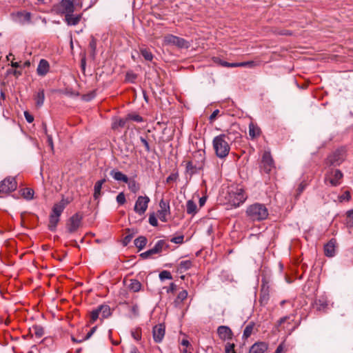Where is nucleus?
Wrapping results in <instances>:
<instances>
[{
    "mask_svg": "<svg viewBox=\"0 0 353 353\" xmlns=\"http://www.w3.org/2000/svg\"><path fill=\"white\" fill-rule=\"evenodd\" d=\"M232 143V137H230L229 134H219L215 137L212 145L216 155L220 159L226 157L230 152Z\"/></svg>",
    "mask_w": 353,
    "mask_h": 353,
    "instance_id": "obj_1",
    "label": "nucleus"
},
{
    "mask_svg": "<svg viewBox=\"0 0 353 353\" xmlns=\"http://www.w3.org/2000/svg\"><path fill=\"white\" fill-rule=\"evenodd\" d=\"M247 216L252 221H261L268 216V210L262 203H255L249 205L245 211Z\"/></svg>",
    "mask_w": 353,
    "mask_h": 353,
    "instance_id": "obj_2",
    "label": "nucleus"
},
{
    "mask_svg": "<svg viewBox=\"0 0 353 353\" xmlns=\"http://www.w3.org/2000/svg\"><path fill=\"white\" fill-rule=\"evenodd\" d=\"M247 198L248 196L241 187L232 188L228 192V203L234 208L239 207Z\"/></svg>",
    "mask_w": 353,
    "mask_h": 353,
    "instance_id": "obj_3",
    "label": "nucleus"
},
{
    "mask_svg": "<svg viewBox=\"0 0 353 353\" xmlns=\"http://www.w3.org/2000/svg\"><path fill=\"white\" fill-rule=\"evenodd\" d=\"M345 158V150L344 148H339L327 156L325 159L326 165H339Z\"/></svg>",
    "mask_w": 353,
    "mask_h": 353,
    "instance_id": "obj_4",
    "label": "nucleus"
},
{
    "mask_svg": "<svg viewBox=\"0 0 353 353\" xmlns=\"http://www.w3.org/2000/svg\"><path fill=\"white\" fill-rule=\"evenodd\" d=\"M260 168L266 174H271L275 170L274 162L270 152L265 151L263 154Z\"/></svg>",
    "mask_w": 353,
    "mask_h": 353,
    "instance_id": "obj_5",
    "label": "nucleus"
},
{
    "mask_svg": "<svg viewBox=\"0 0 353 353\" xmlns=\"http://www.w3.org/2000/svg\"><path fill=\"white\" fill-rule=\"evenodd\" d=\"M163 42L166 45H173L179 48H188L190 46L188 41L173 34H168L165 36L163 38Z\"/></svg>",
    "mask_w": 353,
    "mask_h": 353,
    "instance_id": "obj_6",
    "label": "nucleus"
},
{
    "mask_svg": "<svg viewBox=\"0 0 353 353\" xmlns=\"http://www.w3.org/2000/svg\"><path fill=\"white\" fill-rule=\"evenodd\" d=\"M17 188L15 178L8 176L0 183V193L8 194L14 191Z\"/></svg>",
    "mask_w": 353,
    "mask_h": 353,
    "instance_id": "obj_7",
    "label": "nucleus"
},
{
    "mask_svg": "<svg viewBox=\"0 0 353 353\" xmlns=\"http://www.w3.org/2000/svg\"><path fill=\"white\" fill-rule=\"evenodd\" d=\"M82 216L79 213H75L66 223L67 231L72 234L77 231L81 224Z\"/></svg>",
    "mask_w": 353,
    "mask_h": 353,
    "instance_id": "obj_8",
    "label": "nucleus"
},
{
    "mask_svg": "<svg viewBox=\"0 0 353 353\" xmlns=\"http://www.w3.org/2000/svg\"><path fill=\"white\" fill-rule=\"evenodd\" d=\"M343 173L339 170H332L325 176V182L329 183L332 186H337L341 183Z\"/></svg>",
    "mask_w": 353,
    "mask_h": 353,
    "instance_id": "obj_9",
    "label": "nucleus"
},
{
    "mask_svg": "<svg viewBox=\"0 0 353 353\" xmlns=\"http://www.w3.org/2000/svg\"><path fill=\"white\" fill-rule=\"evenodd\" d=\"M197 156L200 159V162L198 165L194 164L192 161H188L186 163V172L190 175L194 174L196 169H200L203 166L204 161V152L202 151H197L194 154V157H196Z\"/></svg>",
    "mask_w": 353,
    "mask_h": 353,
    "instance_id": "obj_10",
    "label": "nucleus"
},
{
    "mask_svg": "<svg viewBox=\"0 0 353 353\" xmlns=\"http://www.w3.org/2000/svg\"><path fill=\"white\" fill-rule=\"evenodd\" d=\"M150 201V198L148 196H138L134 207V212L139 215H143L148 209Z\"/></svg>",
    "mask_w": 353,
    "mask_h": 353,
    "instance_id": "obj_11",
    "label": "nucleus"
},
{
    "mask_svg": "<svg viewBox=\"0 0 353 353\" xmlns=\"http://www.w3.org/2000/svg\"><path fill=\"white\" fill-rule=\"evenodd\" d=\"M165 334V326L163 323H159L153 327L152 336L155 343L162 342Z\"/></svg>",
    "mask_w": 353,
    "mask_h": 353,
    "instance_id": "obj_12",
    "label": "nucleus"
},
{
    "mask_svg": "<svg viewBox=\"0 0 353 353\" xmlns=\"http://www.w3.org/2000/svg\"><path fill=\"white\" fill-rule=\"evenodd\" d=\"M160 210L157 212L159 219L163 222L167 221V216L170 213L169 202L161 199L159 202Z\"/></svg>",
    "mask_w": 353,
    "mask_h": 353,
    "instance_id": "obj_13",
    "label": "nucleus"
},
{
    "mask_svg": "<svg viewBox=\"0 0 353 353\" xmlns=\"http://www.w3.org/2000/svg\"><path fill=\"white\" fill-rule=\"evenodd\" d=\"M70 203V200L69 199L63 198L60 202L55 203L53 205L50 214L60 216L66 205H68Z\"/></svg>",
    "mask_w": 353,
    "mask_h": 353,
    "instance_id": "obj_14",
    "label": "nucleus"
},
{
    "mask_svg": "<svg viewBox=\"0 0 353 353\" xmlns=\"http://www.w3.org/2000/svg\"><path fill=\"white\" fill-rule=\"evenodd\" d=\"M270 299V288L269 286L263 283L261 285L259 301L261 305L265 306L268 304Z\"/></svg>",
    "mask_w": 353,
    "mask_h": 353,
    "instance_id": "obj_15",
    "label": "nucleus"
},
{
    "mask_svg": "<svg viewBox=\"0 0 353 353\" xmlns=\"http://www.w3.org/2000/svg\"><path fill=\"white\" fill-rule=\"evenodd\" d=\"M217 334L221 340H230L233 337L232 330L225 325H221L217 329Z\"/></svg>",
    "mask_w": 353,
    "mask_h": 353,
    "instance_id": "obj_16",
    "label": "nucleus"
},
{
    "mask_svg": "<svg viewBox=\"0 0 353 353\" xmlns=\"http://www.w3.org/2000/svg\"><path fill=\"white\" fill-rule=\"evenodd\" d=\"M74 0H61L60 2L61 13L64 15L73 13L74 11Z\"/></svg>",
    "mask_w": 353,
    "mask_h": 353,
    "instance_id": "obj_17",
    "label": "nucleus"
},
{
    "mask_svg": "<svg viewBox=\"0 0 353 353\" xmlns=\"http://www.w3.org/2000/svg\"><path fill=\"white\" fill-rule=\"evenodd\" d=\"M336 245V240L335 239H330L325 245H324V254L327 257H332L335 255Z\"/></svg>",
    "mask_w": 353,
    "mask_h": 353,
    "instance_id": "obj_18",
    "label": "nucleus"
},
{
    "mask_svg": "<svg viewBox=\"0 0 353 353\" xmlns=\"http://www.w3.org/2000/svg\"><path fill=\"white\" fill-rule=\"evenodd\" d=\"M268 343L265 342H256L251 346L250 353H265L268 350Z\"/></svg>",
    "mask_w": 353,
    "mask_h": 353,
    "instance_id": "obj_19",
    "label": "nucleus"
},
{
    "mask_svg": "<svg viewBox=\"0 0 353 353\" xmlns=\"http://www.w3.org/2000/svg\"><path fill=\"white\" fill-rule=\"evenodd\" d=\"M82 18V14H73V13H70L65 15V21L68 26H76L77 25Z\"/></svg>",
    "mask_w": 353,
    "mask_h": 353,
    "instance_id": "obj_20",
    "label": "nucleus"
},
{
    "mask_svg": "<svg viewBox=\"0 0 353 353\" xmlns=\"http://www.w3.org/2000/svg\"><path fill=\"white\" fill-rule=\"evenodd\" d=\"M49 69L48 61L46 59H41L37 69V74L40 76H45L48 72Z\"/></svg>",
    "mask_w": 353,
    "mask_h": 353,
    "instance_id": "obj_21",
    "label": "nucleus"
},
{
    "mask_svg": "<svg viewBox=\"0 0 353 353\" xmlns=\"http://www.w3.org/2000/svg\"><path fill=\"white\" fill-rule=\"evenodd\" d=\"M169 248V245L164 240L158 241L154 246L151 248L152 254H159L163 250H167Z\"/></svg>",
    "mask_w": 353,
    "mask_h": 353,
    "instance_id": "obj_22",
    "label": "nucleus"
},
{
    "mask_svg": "<svg viewBox=\"0 0 353 353\" xmlns=\"http://www.w3.org/2000/svg\"><path fill=\"white\" fill-rule=\"evenodd\" d=\"M106 182V179H101V180H99L98 181H97L94 184V194H93V197L95 200H97L100 198L101 195V188H102V185Z\"/></svg>",
    "mask_w": 353,
    "mask_h": 353,
    "instance_id": "obj_23",
    "label": "nucleus"
},
{
    "mask_svg": "<svg viewBox=\"0 0 353 353\" xmlns=\"http://www.w3.org/2000/svg\"><path fill=\"white\" fill-rule=\"evenodd\" d=\"M313 307L318 311H325L327 307V301L323 297L316 299L313 303Z\"/></svg>",
    "mask_w": 353,
    "mask_h": 353,
    "instance_id": "obj_24",
    "label": "nucleus"
},
{
    "mask_svg": "<svg viewBox=\"0 0 353 353\" xmlns=\"http://www.w3.org/2000/svg\"><path fill=\"white\" fill-rule=\"evenodd\" d=\"M261 128L252 122L249 124V135L252 139H254L261 135Z\"/></svg>",
    "mask_w": 353,
    "mask_h": 353,
    "instance_id": "obj_25",
    "label": "nucleus"
},
{
    "mask_svg": "<svg viewBox=\"0 0 353 353\" xmlns=\"http://www.w3.org/2000/svg\"><path fill=\"white\" fill-rule=\"evenodd\" d=\"M110 175L116 181H123L124 183L128 182V177L125 174L122 173L121 171L112 170L110 172Z\"/></svg>",
    "mask_w": 353,
    "mask_h": 353,
    "instance_id": "obj_26",
    "label": "nucleus"
},
{
    "mask_svg": "<svg viewBox=\"0 0 353 353\" xmlns=\"http://www.w3.org/2000/svg\"><path fill=\"white\" fill-rule=\"evenodd\" d=\"M102 319L108 318L112 315L111 308L108 305L101 304L97 307Z\"/></svg>",
    "mask_w": 353,
    "mask_h": 353,
    "instance_id": "obj_27",
    "label": "nucleus"
},
{
    "mask_svg": "<svg viewBox=\"0 0 353 353\" xmlns=\"http://www.w3.org/2000/svg\"><path fill=\"white\" fill-rule=\"evenodd\" d=\"M30 334L34 335L37 339H40L44 335V329L42 326L35 325L29 329Z\"/></svg>",
    "mask_w": 353,
    "mask_h": 353,
    "instance_id": "obj_28",
    "label": "nucleus"
},
{
    "mask_svg": "<svg viewBox=\"0 0 353 353\" xmlns=\"http://www.w3.org/2000/svg\"><path fill=\"white\" fill-rule=\"evenodd\" d=\"M17 19L21 24L28 23L31 20V14L27 12H19L17 13Z\"/></svg>",
    "mask_w": 353,
    "mask_h": 353,
    "instance_id": "obj_29",
    "label": "nucleus"
},
{
    "mask_svg": "<svg viewBox=\"0 0 353 353\" xmlns=\"http://www.w3.org/2000/svg\"><path fill=\"white\" fill-rule=\"evenodd\" d=\"M188 297V292L185 290L181 291L175 300L174 301V305L175 307H180L183 303V301L185 300Z\"/></svg>",
    "mask_w": 353,
    "mask_h": 353,
    "instance_id": "obj_30",
    "label": "nucleus"
},
{
    "mask_svg": "<svg viewBox=\"0 0 353 353\" xmlns=\"http://www.w3.org/2000/svg\"><path fill=\"white\" fill-rule=\"evenodd\" d=\"M34 99L35 100L36 105L38 108L42 106L45 99L44 90L43 89H40L34 96Z\"/></svg>",
    "mask_w": 353,
    "mask_h": 353,
    "instance_id": "obj_31",
    "label": "nucleus"
},
{
    "mask_svg": "<svg viewBox=\"0 0 353 353\" xmlns=\"http://www.w3.org/2000/svg\"><path fill=\"white\" fill-rule=\"evenodd\" d=\"M59 217L58 216L50 214L49 217L48 228L50 231H55L57 224L59 221Z\"/></svg>",
    "mask_w": 353,
    "mask_h": 353,
    "instance_id": "obj_32",
    "label": "nucleus"
},
{
    "mask_svg": "<svg viewBox=\"0 0 353 353\" xmlns=\"http://www.w3.org/2000/svg\"><path fill=\"white\" fill-rule=\"evenodd\" d=\"M192 266V262L190 260L182 261L180 262L178 266V272L180 273L184 272L185 271L190 269Z\"/></svg>",
    "mask_w": 353,
    "mask_h": 353,
    "instance_id": "obj_33",
    "label": "nucleus"
},
{
    "mask_svg": "<svg viewBox=\"0 0 353 353\" xmlns=\"http://www.w3.org/2000/svg\"><path fill=\"white\" fill-rule=\"evenodd\" d=\"M148 242L147 238L144 236H140L134 240V245L139 250H143Z\"/></svg>",
    "mask_w": 353,
    "mask_h": 353,
    "instance_id": "obj_34",
    "label": "nucleus"
},
{
    "mask_svg": "<svg viewBox=\"0 0 353 353\" xmlns=\"http://www.w3.org/2000/svg\"><path fill=\"white\" fill-rule=\"evenodd\" d=\"M186 212L188 214L194 215L197 212V207L194 201L188 200L186 203Z\"/></svg>",
    "mask_w": 353,
    "mask_h": 353,
    "instance_id": "obj_35",
    "label": "nucleus"
},
{
    "mask_svg": "<svg viewBox=\"0 0 353 353\" xmlns=\"http://www.w3.org/2000/svg\"><path fill=\"white\" fill-rule=\"evenodd\" d=\"M128 288L130 290L137 292L141 288V283L137 279H130Z\"/></svg>",
    "mask_w": 353,
    "mask_h": 353,
    "instance_id": "obj_36",
    "label": "nucleus"
},
{
    "mask_svg": "<svg viewBox=\"0 0 353 353\" xmlns=\"http://www.w3.org/2000/svg\"><path fill=\"white\" fill-rule=\"evenodd\" d=\"M254 327V323L252 322H250L248 325H247L243 331V338L245 339L249 338L252 334Z\"/></svg>",
    "mask_w": 353,
    "mask_h": 353,
    "instance_id": "obj_37",
    "label": "nucleus"
},
{
    "mask_svg": "<svg viewBox=\"0 0 353 353\" xmlns=\"http://www.w3.org/2000/svg\"><path fill=\"white\" fill-rule=\"evenodd\" d=\"M127 183L128 185L129 190L133 193H137L140 189L139 184L134 179H128V182Z\"/></svg>",
    "mask_w": 353,
    "mask_h": 353,
    "instance_id": "obj_38",
    "label": "nucleus"
},
{
    "mask_svg": "<svg viewBox=\"0 0 353 353\" xmlns=\"http://www.w3.org/2000/svg\"><path fill=\"white\" fill-rule=\"evenodd\" d=\"M140 52L146 61H151L153 59V54L149 49L141 48Z\"/></svg>",
    "mask_w": 353,
    "mask_h": 353,
    "instance_id": "obj_39",
    "label": "nucleus"
},
{
    "mask_svg": "<svg viewBox=\"0 0 353 353\" xmlns=\"http://www.w3.org/2000/svg\"><path fill=\"white\" fill-rule=\"evenodd\" d=\"M21 194L24 199L27 200H31L34 196V190L28 188H23L21 190Z\"/></svg>",
    "mask_w": 353,
    "mask_h": 353,
    "instance_id": "obj_40",
    "label": "nucleus"
},
{
    "mask_svg": "<svg viewBox=\"0 0 353 353\" xmlns=\"http://www.w3.org/2000/svg\"><path fill=\"white\" fill-rule=\"evenodd\" d=\"M346 224L349 228H353V209L346 212Z\"/></svg>",
    "mask_w": 353,
    "mask_h": 353,
    "instance_id": "obj_41",
    "label": "nucleus"
},
{
    "mask_svg": "<svg viewBox=\"0 0 353 353\" xmlns=\"http://www.w3.org/2000/svg\"><path fill=\"white\" fill-rule=\"evenodd\" d=\"M100 312L98 310V308L92 310L90 313V322L91 323H94L99 318Z\"/></svg>",
    "mask_w": 353,
    "mask_h": 353,
    "instance_id": "obj_42",
    "label": "nucleus"
},
{
    "mask_svg": "<svg viewBox=\"0 0 353 353\" xmlns=\"http://www.w3.org/2000/svg\"><path fill=\"white\" fill-rule=\"evenodd\" d=\"M126 117L128 121L132 120L138 123H141L143 121L142 117L136 113L128 114Z\"/></svg>",
    "mask_w": 353,
    "mask_h": 353,
    "instance_id": "obj_43",
    "label": "nucleus"
},
{
    "mask_svg": "<svg viewBox=\"0 0 353 353\" xmlns=\"http://www.w3.org/2000/svg\"><path fill=\"white\" fill-rule=\"evenodd\" d=\"M127 121H128L127 117L125 118H123V119H120L119 121H115L112 124V128L113 129H116L118 127L123 128V127H125V123H127Z\"/></svg>",
    "mask_w": 353,
    "mask_h": 353,
    "instance_id": "obj_44",
    "label": "nucleus"
},
{
    "mask_svg": "<svg viewBox=\"0 0 353 353\" xmlns=\"http://www.w3.org/2000/svg\"><path fill=\"white\" fill-rule=\"evenodd\" d=\"M159 276V279L162 281L165 280V279H172L171 273L167 270H163V271L161 272Z\"/></svg>",
    "mask_w": 353,
    "mask_h": 353,
    "instance_id": "obj_45",
    "label": "nucleus"
},
{
    "mask_svg": "<svg viewBox=\"0 0 353 353\" xmlns=\"http://www.w3.org/2000/svg\"><path fill=\"white\" fill-rule=\"evenodd\" d=\"M223 134H229L230 137H232V142L241 137V134L239 132L232 131L230 130H228L226 133H224Z\"/></svg>",
    "mask_w": 353,
    "mask_h": 353,
    "instance_id": "obj_46",
    "label": "nucleus"
},
{
    "mask_svg": "<svg viewBox=\"0 0 353 353\" xmlns=\"http://www.w3.org/2000/svg\"><path fill=\"white\" fill-rule=\"evenodd\" d=\"M274 33L275 34L278 35H284V36H291L292 34V32L288 30H280V29H276L274 31Z\"/></svg>",
    "mask_w": 353,
    "mask_h": 353,
    "instance_id": "obj_47",
    "label": "nucleus"
},
{
    "mask_svg": "<svg viewBox=\"0 0 353 353\" xmlns=\"http://www.w3.org/2000/svg\"><path fill=\"white\" fill-rule=\"evenodd\" d=\"M218 63L221 65L224 66V67H228V68H236V67H238V63H228L227 61H222L221 59L219 60Z\"/></svg>",
    "mask_w": 353,
    "mask_h": 353,
    "instance_id": "obj_48",
    "label": "nucleus"
},
{
    "mask_svg": "<svg viewBox=\"0 0 353 353\" xmlns=\"http://www.w3.org/2000/svg\"><path fill=\"white\" fill-rule=\"evenodd\" d=\"M256 65H257V63L256 62L253 61L238 63V67L248 66V67L252 68V67H254Z\"/></svg>",
    "mask_w": 353,
    "mask_h": 353,
    "instance_id": "obj_49",
    "label": "nucleus"
},
{
    "mask_svg": "<svg viewBox=\"0 0 353 353\" xmlns=\"http://www.w3.org/2000/svg\"><path fill=\"white\" fill-rule=\"evenodd\" d=\"M132 336L136 341H140L141 339V331L140 329H137L135 330L132 331L131 332Z\"/></svg>",
    "mask_w": 353,
    "mask_h": 353,
    "instance_id": "obj_50",
    "label": "nucleus"
},
{
    "mask_svg": "<svg viewBox=\"0 0 353 353\" xmlns=\"http://www.w3.org/2000/svg\"><path fill=\"white\" fill-rule=\"evenodd\" d=\"M116 199L119 205H123L126 202L125 196L123 192H120L117 196Z\"/></svg>",
    "mask_w": 353,
    "mask_h": 353,
    "instance_id": "obj_51",
    "label": "nucleus"
},
{
    "mask_svg": "<svg viewBox=\"0 0 353 353\" xmlns=\"http://www.w3.org/2000/svg\"><path fill=\"white\" fill-rule=\"evenodd\" d=\"M148 221L151 225L154 226V227L158 225V221H157V219L154 213L150 214Z\"/></svg>",
    "mask_w": 353,
    "mask_h": 353,
    "instance_id": "obj_52",
    "label": "nucleus"
},
{
    "mask_svg": "<svg viewBox=\"0 0 353 353\" xmlns=\"http://www.w3.org/2000/svg\"><path fill=\"white\" fill-rule=\"evenodd\" d=\"M184 236L183 235H179L175 237H173L170 239V241L176 243V244H181L183 243Z\"/></svg>",
    "mask_w": 353,
    "mask_h": 353,
    "instance_id": "obj_53",
    "label": "nucleus"
},
{
    "mask_svg": "<svg viewBox=\"0 0 353 353\" xmlns=\"http://www.w3.org/2000/svg\"><path fill=\"white\" fill-rule=\"evenodd\" d=\"M235 345L234 343H228L225 347V353H232L235 352L234 350Z\"/></svg>",
    "mask_w": 353,
    "mask_h": 353,
    "instance_id": "obj_54",
    "label": "nucleus"
},
{
    "mask_svg": "<svg viewBox=\"0 0 353 353\" xmlns=\"http://www.w3.org/2000/svg\"><path fill=\"white\" fill-rule=\"evenodd\" d=\"M351 199V195H350V192L349 191H345L342 195H341L339 196V199L340 201H349Z\"/></svg>",
    "mask_w": 353,
    "mask_h": 353,
    "instance_id": "obj_55",
    "label": "nucleus"
},
{
    "mask_svg": "<svg viewBox=\"0 0 353 353\" xmlns=\"http://www.w3.org/2000/svg\"><path fill=\"white\" fill-rule=\"evenodd\" d=\"M97 330V327H93L88 332V334H86V336L83 338L82 339H80L79 341V342H83L84 341H86L88 340V339H90L91 337V336L94 333V332L96 331Z\"/></svg>",
    "mask_w": 353,
    "mask_h": 353,
    "instance_id": "obj_56",
    "label": "nucleus"
},
{
    "mask_svg": "<svg viewBox=\"0 0 353 353\" xmlns=\"http://www.w3.org/2000/svg\"><path fill=\"white\" fill-rule=\"evenodd\" d=\"M140 141L142 143V144L144 145L145 151L147 152H150V145H149L148 141L145 138H143V137H140Z\"/></svg>",
    "mask_w": 353,
    "mask_h": 353,
    "instance_id": "obj_57",
    "label": "nucleus"
},
{
    "mask_svg": "<svg viewBox=\"0 0 353 353\" xmlns=\"http://www.w3.org/2000/svg\"><path fill=\"white\" fill-rule=\"evenodd\" d=\"M89 46L92 50L93 54H94L97 49V41L94 37H92L91 41H90Z\"/></svg>",
    "mask_w": 353,
    "mask_h": 353,
    "instance_id": "obj_58",
    "label": "nucleus"
},
{
    "mask_svg": "<svg viewBox=\"0 0 353 353\" xmlns=\"http://www.w3.org/2000/svg\"><path fill=\"white\" fill-rule=\"evenodd\" d=\"M132 238H133V234H128L127 236H125L124 237V239H123V241H122L123 245L124 246L128 245V244L131 241Z\"/></svg>",
    "mask_w": 353,
    "mask_h": 353,
    "instance_id": "obj_59",
    "label": "nucleus"
},
{
    "mask_svg": "<svg viewBox=\"0 0 353 353\" xmlns=\"http://www.w3.org/2000/svg\"><path fill=\"white\" fill-rule=\"evenodd\" d=\"M177 177H178V174H171L170 175H169V176L167 177V179H166V183H171L172 181H176Z\"/></svg>",
    "mask_w": 353,
    "mask_h": 353,
    "instance_id": "obj_60",
    "label": "nucleus"
},
{
    "mask_svg": "<svg viewBox=\"0 0 353 353\" xmlns=\"http://www.w3.org/2000/svg\"><path fill=\"white\" fill-rule=\"evenodd\" d=\"M47 143L48 145L50 147L51 151H54V143L52 140V137L50 134H47Z\"/></svg>",
    "mask_w": 353,
    "mask_h": 353,
    "instance_id": "obj_61",
    "label": "nucleus"
},
{
    "mask_svg": "<svg viewBox=\"0 0 353 353\" xmlns=\"http://www.w3.org/2000/svg\"><path fill=\"white\" fill-rule=\"evenodd\" d=\"M219 110H215L213 111V112L212 113V114L209 117V120H210V123H213L214 122V121L215 120V119L217 117V115L219 114Z\"/></svg>",
    "mask_w": 353,
    "mask_h": 353,
    "instance_id": "obj_62",
    "label": "nucleus"
},
{
    "mask_svg": "<svg viewBox=\"0 0 353 353\" xmlns=\"http://www.w3.org/2000/svg\"><path fill=\"white\" fill-rule=\"evenodd\" d=\"M25 118L29 123H32L34 121V117L32 115H31L28 112H24Z\"/></svg>",
    "mask_w": 353,
    "mask_h": 353,
    "instance_id": "obj_63",
    "label": "nucleus"
},
{
    "mask_svg": "<svg viewBox=\"0 0 353 353\" xmlns=\"http://www.w3.org/2000/svg\"><path fill=\"white\" fill-rule=\"evenodd\" d=\"M151 255H152V253L151 250L150 249V250H147L146 252L141 253L140 254V256L143 259H147L149 256H150Z\"/></svg>",
    "mask_w": 353,
    "mask_h": 353,
    "instance_id": "obj_64",
    "label": "nucleus"
}]
</instances>
